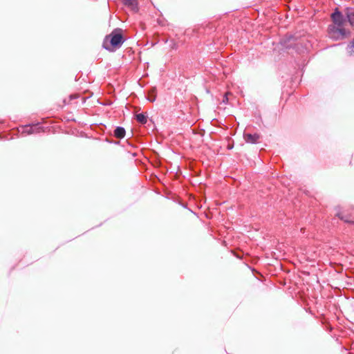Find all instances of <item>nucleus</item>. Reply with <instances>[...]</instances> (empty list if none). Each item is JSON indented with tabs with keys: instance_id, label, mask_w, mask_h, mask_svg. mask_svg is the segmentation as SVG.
<instances>
[{
	"instance_id": "nucleus-2",
	"label": "nucleus",
	"mask_w": 354,
	"mask_h": 354,
	"mask_svg": "<svg viewBox=\"0 0 354 354\" xmlns=\"http://www.w3.org/2000/svg\"><path fill=\"white\" fill-rule=\"evenodd\" d=\"M328 37L333 41L345 39L350 35V31L346 30L343 26L339 27L335 25H328L327 28Z\"/></svg>"
},
{
	"instance_id": "nucleus-13",
	"label": "nucleus",
	"mask_w": 354,
	"mask_h": 354,
	"mask_svg": "<svg viewBox=\"0 0 354 354\" xmlns=\"http://www.w3.org/2000/svg\"><path fill=\"white\" fill-rule=\"evenodd\" d=\"M347 48L352 49L351 51L354 52V39L351 41V45H348Z\"/></svg>"
},
{
	"instance_id": "nucleus-14",
	"label": "nucleus",
	"mask_w": 354,
	"mask_h": 354,
	"mask_svg": "<svg viewBox=\"0 0 354 354\" xmlns=\"http://www.w3.org/2000/svg\"><path fill=\"white\" fill-rule=\"evenodd\" d=\"M227 102H228V97H227V95H225L223 99V102L226 104V103H227Z\"/></svg>"
},
{
	"instance_id": "nucleus-11",
	"label": "nucleus",
	"mask_w": 354,
	"mask_h": 354,
	"mask_svg": "<svg viewBox=\"0 0 354 354\" xmlns=\"http://www.w3.org/2000/svg\"><path fill=\"white\" fill-rule=\"evenodd\" d=\"M156 88L155 87L151 88L147 95V99L151 102H155L156 99Z\"/></svg>"
},
{
	"instance_id": "nucleus-7",
	"label": "nucleus",
	"mask_w": 354,
	"mask_h": 354,
	"mask_svg": "<svg viewBox=\"0 0 354 354\" xmlns=\"http://www.w3.org/2000/svg\"><path fill=\"white\" fill-rule=\"evenodd\" d=\"M243 138L247 143L257 144L259 142L260 135L259 133H244Z\"/></svg>"
},
{
	"instance_id": "nucleus-15",
	"label": "nucleus",
	"mask_w": 354,
	"mask_h": 354,
	"mask_svg": "<svg viewBox=\"0 0 354 354\" xmlns=\"http://www.w3.org/2000/svg\"><path fill=\"white\" fill-rule=\"evenodd\" d=\"M232 148H233V146H228V147H227V149H232Z\"/></svg>"
},
{
	"instance_id": "nucleus-8",
	"label": "nucleus",
	"mask_w": 354,
	"mask_h": 354,
	"mask_svg": "<svg viewBox=\"0 0 354 354\" xmlns=\"http://www.w3.org/2000/svg\"><path fill=\"white\" fill-rule=\"evenodd\" d=\"M345 17L351 26H354V8L346 7L344 9Z\"/></svg>"
},
{
	"instance_id": "nucleus-12",
	"label": "nucleus",
	"mask_w": 354,
	"mask_h": 354,
	"mask_svg": "<svg viewBox=\"0 0 354 354\" xmlns=\"http://www.w3.org/2000/svg\"><path fill=\"white\" fill-rule=\"evenodd\" d=\"M148 115L146 113H140L136 115V120L141 124H145L147 122Z\"/></svg>"
},
{
	"instance_id": "nucleus-10",
	"label": "nucleus",
	"mask_w": 354,
	"mask_h": 354,
	"mask_svg": "<svg viewBox=\"0 0 354 354\" xmlns=\"http://www.w3.org/2000/svg\"><path fill=\"white\" fill-rule=\"evenodd\" d=\"M126 134L125 129L123 127H117L113 131V136L118 139L124 138Z\"/></svg>"
},
{
	"instance_id": "nucleus-4",
	"label": "nucleus",
	"mask_w": 354,
	"mask_h": 354,
	"mask_svg": "<svg viewBox=\"0 0 354 354\" xmlns=\"http://www.w3.org/2000/svg\"><path fill=\"white\" fill-rule=\"evenodd\" d=\"M22 135H31L34 133H38L44 131V127H41L39 123L37 124H28L21 127V130L19 129Z\"/></svg>"
},
{
	"instance_id": "nucleus-1",
	"label": "nucleus",
	"mask_w": 354,
	"mask_h": 354,
	"mask_svg": "<svg viewBox=\"0 0 354 354\" xmlns=\"http://www.w3.org/2000/svg\"><path fill=\"white\" fill-rule=\"evenodd\" d=\"M125 39L120 28L114 29L112 32L106 37L103 42V48L110 52H113L121 47Z\"/></svg>"
},
{
	"instance_id": "nucleus-6",
	"label": "nucleus",
	"mask_w": 354,
	"mask_h": 354,
	"mask_svg": "<svg viewBox=\"0 0 354 354\" xmlns=\"http://www.w3.org/2000/svg\"><path fill=\"white\" fill-rule=\"evenodd\" d=\"M335 216L338 217L340 220L346 223L354 224V216L351 213H348L344 211H339L336 213Z\"/></svg>"
},
{
	"instance_id": "nucleus-5",
	"label": "nucleus",
	"mask_w": 354,
	"mask_h": 354,
	"mask_svg": "<svg viewBox=\"0 0 354 354\" xmlns=\"http://www.w3.org/2000/svg\"><path fill=\"white\" fill-rule=\"evenodd\" d=\"M330 19L333 24L335 26L342 27L344 25L346 18H345L343 13L339 10L338 8H335L334 11L330 15Z\"/></svg>"
},
{
	"instance_id": "nucleus-9",
	"label": "nucleus",
	"mask_w": 354,
	"mask_h": 354,
	"mask_svg": "<svg viewBox=\"0 0 354 354\" xmlns=\"http://www.w3.org/2000/svg\"><path fill=\"white\" fill-rule=\"evenodd\" d=\"M123 5L131 8V10L134 12H138V3L137 0H121Z\"/></svg>"
},
{
	"instance_id": "nucleus-3",
	"label": "nucleus",
	"mask_w": 354,
	"mask_h": 354,
	"mask_svg": "<svg viewBox=\"0 0 354 354\" xmlns=\"http://www.w3.org/2000/svg\"><path fill=\"white\" fill-rule=\"evenodd\" d=\"M280 44L286 49L297 50V45L299 44L298 37L293 34L287 33L279 40Z\"/></svg>"
}]
</instances>
